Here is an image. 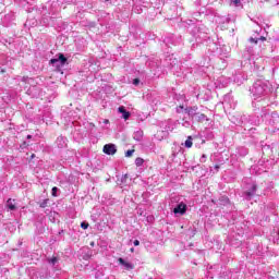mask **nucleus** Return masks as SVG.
Wrapping results in <instances>:
<instances>
[{
  "label": "nucleus",
  "instance_id": "obj_33",
  "mask_svg": "<svg viewBox=\"0 0 279 279\" xmlns=\"http://www.w3.org/2000/svg\"><path fill=\"white\" fill-rule=\"evenodd\" d=\"M130 252L134 253V247H131V248H130Z\"/></svg>",
  "mask_w": 279,
  "mask_h": 279
},
{
  "label": "nucleus",
  "instance_id": "obj_4",
  "mask_svg": "<svg viewBox=\"0 0 279 279\" xmlns=\"http://www.w3.org/2000/svg\"><path fill=\"white\" fill-rule=\"evenodd\" d=\"M258 117H262V119H267L269 125H278L279 123V116H278V112L276 111H272L270 114L267 113V107H266V112H263L262 110H259L258 113Z\"/></svg>",
  "mask_w": 279,
  "mask_h": 279
},
{
  "label": "nucleus",
  "instance_id": "obj_5",
  "mask_svg": "<svg viewBox=\"0 0 279 279\" xmlns=\"http://www.w3.org/2000/svg\"><path fill=\"white\" fill-rule=\"evenodd\" d=\"M209 29L204 26L199 25L196 27V40H206L208 38Z\"/></svg>",
  "mask_w": 279,
  "mask_h": 279
},
{
  "label": "nucleus",
  "instance_id": "obj_30",
  "mask_svg": "<svg viewBox=\"0 0 279 279\" xmlns=\"http://www.w3.org/2000/svg\"><path fill=\"white\" fill-rule=\"evenodd\" d=\"M184 110V106H179L178 108H177V112H182Z\"/></svg>",
  "mask_w": 279,
  "mask_h": 279
},
{
  "label": "nucleus",
  "instance_id": "obj_29",
  "mask_svg": "<svg viewBox=\"0 0 279 279\" xmlns=\"http://www.w3.org/2000/svg\"><path fill=\"white\" fill-rule=\"evenodd\" d=\"M133 245L135 247H138V245H141V241H138V240L133 241Z\"/></svg>",
  "mask_w": 279,
  "mask_h": 279
},
{
  "label": "nucleus",
  "instance_id": "obj_2",
  "mask_svg": "<svg viewBox=\"0 0 279 279\" xmlns=\"http://www.w3.org/2000/svg\"><path fill=\"white\" fill-rule=\"evenodd\" d=\"M161 131L157 132L158 138H167L170 132H173V122L171 120L161 122Z\"/></svg>",
  "mask_w": 279,
  "mask_h": 279
},
{
  "label": "nucleus",
  "instance_id": "obj_27",
  "mask_svg": "<svg viewBox=\"0 0 279 279\" xmlns=\"http://www.w3.org/2000/svg\"><path fill=\"white\" fill-rule=\"evenodd\" d=\"M81 228H82L83 230H88V222H82V223H81Z\"/></svg>",
  "mask_w": 279,
  "mask_h": 279
},
{
  "label": "nucleus",
  "instance_id": "obj_6",
  "mask_svg": "<svg viewBox=\"0 0 279 279\" xmlns=\"http://www.w3.org/2000/svg\"><path fill=\"white\" fill-rule=\"evenodd\" d=\"M50 64L60 71V69L66 64V57H64V54H59V58L50 60Z\"/></svg>",
  "mask_w": 279,
  "mask_h": 279
},
{
  "label": "nucleus",
  "instance_id": "obj_36",
  "mask_svg": "<svg viewBox=\"0 0 279 279\" xmlns=\"http://www.w3.org/2000/svg\"><path fill=\"white\" fill-rule=\"evenodd\" d=\"M105 123H108V120H106Z\"/></svg>",
  "mask_w": 279,
  "mask_h": 279
},
{
  "label": "nucleus",
  "instance_id": "obj_12",
  "mask_svg": "<svg viewBox=\"0 0 279 279\" xmlns=\"http://www.w3.org/2000/svg\"><path fill=\"white\" fill-rule=\"evenodd\" d=\"M118 112L122 114V119H124V121H128V119L132 117V113H130V111H128L123 106L118 108Z\"/></svg>",
  "mask_w": 279,
  "mask_h": 279
},
{
  "label": "nucleus",
  "instance_id": "obj_1",
  "mask_svg": "<svg viewBox=\"0 0 279 279\" xmlns=\"http://www.w3.org/2000/svg\"><path fill=\"white\" fill-rule=\"evenodd\" d=\"M271 83L269 81L257 80L252 87L250 93L252 95V108L255 114H258L260 110L265 113L267 112V106L269 101L267 100V95L271 93Z\"/></svg>",
  "mask_w": 279,
  "mask_h": 279
},
{
  "label": "nucleus",
  "instance_id": "obj_22",
  "mask_svg": "<svg viewBox=\"0 0 279 279\" xmlns=\"http://www.w3.org/2000/svg\"><path fill=\"white\" fill-rule=\"evenodd\" d=\"M179 123H181L183 128H191V121L186 119H183L182 122H179Z\"/></svg>",
  "mask_w": 279,
  "mask_h": 279
},
{
  "label": "nucleus",
  "instance_id": "obj_17",
  "mask_svg": "<svg viewBox=\"0 0 279 279\" xmlns=\"http://www.w3.org/2000/svg\"><path fill=\"white\" fill-rule=\"evenodd\" d=\"M229 5L232 8H243L241 0H229Z\"/></svg>",
  "mask_w": 279,
  "mask_h": 279
},
{
  "label": "nucleus",
  "instance_id": "obj_11",
  "mask_svg": "<svg viewBox=\"0 0 279 279\" xmlns=\"http://www.w3.org/2000/svg\"><path fill=\"white\" fill-rule=\"evenodd\" d=\"M56 143H57V147H59V149H64V147H66L68 140L64 136H59V137H57Z\"/></svg>",
  "mask_w": 279,
  "mask_h": 279
},
{
  "label": "nucleus",
  "instance_id": "obj_14",
  "mask_svg": "<svg viewBox=\"0 0 279 279\" xmlns=\"http://www.w3.org/2000/svg\"><path fill=\"white\" fill-rule=\"evenodd\" d=\"M47 263L50 265V267H58V264L60 263V258H58V257H48Z\"/></svg>",
  "mask_w": 279,
  "mask_h": 279
},
{
  "label": "nucleus",
  "instance_id": "obj_15",
  "mask_svg": "<svg viewBox=\"0 0 279 279\" xmlns=\"http://www.w3.org/2000/svg\"><path fill=\"white\" fill-rule=\"evenodd\" d=\"M143 130H137L133 133L134 141H137V143H141L143 141Z\"/></svg>",
  "mask_w": 279,
  "mask_h": 279
},
{
  "label": "nucleus",
  "instance_id": "obj_8",
  "mask_svg": "<svg viewBox=\"0 0 279 279\" xmlns=\"http://www.w3.org/2000/svg\"><path fill=\"white\" fill-rule=\"evenodd\" d=\"M186 204H184V203H179L174 208H173V213H174V215H180V216H182V215H185L186 214Z\"/></svg>",
  "mask_w": 279,
  "mask_h": 279
},
{
  "label": "nucleus",
  "instance_id": "obj_18",
  "mask_svg": "<svg viewBox=\"0 0 279 279\" xmlns=\"http://www.w3.org/2000/svg\"><path fill=\"white\" fill-rule=\"evenodd\" d=\"M250 43H254L255 45H258V40H262V43H265V40H267V37L265 36H259V37H251Z\"/></svg>",
  "mask_w": 279,
  "mask_h": 279
},
{
  "label": "nucleus",
  "instance_id": "obj_16",
  "mask_svg": "<svg viewBox=\"0 0 279 279\" xmlns=\"http://www.w3.org/2000/svg\"><path fill=\"white\" fill-rule=\"evenodd\" d=\"M7 208H9V210H16V204L15 201L12 198H9L7 201Z\"/></svg>",
  "mask_w": 279,
  "mask_h": 279
},
{
  "label": "nucleus",
  "instance_id": "obj_9",
  "mask_svg": "<svg viewBox=\"0 0 279 279\" xmlns=\"http://www.w3.org/2000/svg\"><path fill=\"white\" fill-rule=\"evenodd\" d=\"M118 263L121 265V267H123V269H126V271H132V269H134V264L125 260L123 257H120Z\"/></svg>",
  "mask_w": 279,
  "mask_h": 279
},
{
  "label": "nucleus",
  "instance_id": "obj_19",
  "mask_svg": "<svg viewBox=\"0 0 279 279\" xmlns=\"http://www.w3.org/2000/svg\"><path fill=\"white\" fill-rule=\"evenodd\" d=\"M223 104H225V106H230V108H235V104H230V95H226L225 96V99H223Z\"/></svg>",
  "mask_w": 279,
  "mask_h": 279
},
{
  "label": "nucleus",
  "instance_id": "obj_28",
  "mask_svg": "<svg viewBox=\"0 0 279 279\" xmlns=\"http://www.w3.org/2000/svg\"><path fill=\"white\" fill-rule=\"evenodd\" d=\"M133 84H134V86H138V84H141V80L135 78V80L133 81Z\"/></svg>",
  "mask_w": 279,
  "mask_h": 279
},
{
  "label": "nucleus",
  "instance_id": "obj_34",
  "mask_svg": "<svg viewBox=\"0 0 279 279\" xmlns=\"http://www.w3.org/2000/svg\"><path fill=\"white\" fill-rule=\"evenodd\" d=\"M27 138H32V135H27Z\"/></svg>",
  "mask_w": 279,
  "mask_h": 279
},
{
  "label": "nucleus",
  "instance_id": "obj_35",
  "mask_svg": "<svg viewBox=\"0 0 279 279\" xmlns=\"http://www.w3.org/2000/svg\"><path fill=\"white\" fill-rule=\"evenodd\" d=\"M96 278H99V274H96Z\"/></svg>",
  "mask_w": 279,
  "mask_h": 279
},
{
  "label": "nucleus",
  "instance_id": "obj_13",
  "mask_svg": "<svg viewBox=\"0 0 279 279\" xmlns=\"http://www.w3.org/2000/svg\"><path fill=\"white\" fill-rule=\"evenodd\" d=\"M192 121H196V123H204V121H208V117L204 113H196L195 118Z\"/></svg>",
  "mask_w": 279,
  "mask_h": 279
},
{
  "label": "nucleus",
  "instance_id": "obj_32",
  "mask_svg": "<svg viewBox=\"0 0 279 279\" xmlns=\"http://www.w3.org/2000/svg\"><path fill=\"white\" fill-rule=\"evenodd\" d=\"M241 156H247V150L245 148H242V154Z\"/></svg>",
  "mask_w": 279,
  "mask_h": 279
},
{
  "label": "nucleus",
  "instance_id": "obj_7",
  "mask_svg": "<svg viewBox=\"0 0 279 279\" xmlns=\"http://www.w3.org/2000/svg\"><path fill=\"white\" fill-rule=\"evenodd\" d=\"M104 154L107 156H114L117 154V145L114 144H106L102 148Z\"/></svg>",
  "mask_w": 279,
  "mask_h": 279
},
{
  "label": "nucleus",
  "instance_id": "obj_3",
  "mask_svg": "<svg viewBox=\"0 0 279 279\" xmlns=\"http://www.w3.org/2000/svg\"><path fill=\"white\" fill-rule=\"evenodd\" d=\"M256 191H258V184L256 182L248 183L246 185V191L243 192L244 199H246V202L254 199Z\"/></svg>",
  "mask_w": 279,
  "mask_h": 279
},
{
  "label": "nucleus",
  "instance_id": "obj_24",
  "mask_svg": "<svg viewBox=\"0 0 279 279\" xmlns=\"http://www.w3.org/2000/svg\"><path fill=\"white\" fill-rule=\"evenodd\" d=\"M49 204V199H44L40 204H39V206H40V208H47V205Z\"/></svg>",
  "mask_w": 279,
  "mask_h": 279
},
{
  "label": "nucleus",
  "instance_id": "obj_31",
  "mask_svg": "<svg viewBox=\"0 0 279 279\" xmlns=\"http://www.w3.org/2000/svg\"><path fill=\"white\" fill-rule=\"evenodd\" d=\"M206 158H207L206 155H202L199 161H201V162H206Z\"/></svg>",
  "mask_w": 279,
  "mask_h": 279
},
{
  "label": "nucleus",
  "instance_id": "obj_10",
  "mask_svg": "<svg viewBox=\"0 0 279 279\" xmlns=\"http://www.w3.org/2000/svg\"><path fill=\"white\" fill-rule=\"evenodd\" d=\"M197 110H198L197 106L187 107L184 109L185 113L189 114V117H191L192 120L197 116L198 113Z\"/></svg>",
  "mask_w": 279,
  "mask_h": 279
},
{
  "label": "nucleus",
  "instance_id": "obj_21",
  "mask_svg": "<svg viewBox=\"0 0 279 279\" xmlns=\"http://www.w3.org/2000/svg\"><path fill=\"white\" fill-rule=\"evenodd\" d=\"M145 162V160L143 159V158H141V157H137L136 159H135V165H136V167H143V163Z\"/></svg>",
  "mask_w": 279,
  "mask_h": 279
},
{
  "label": "nucleus",
  "instance_id": "obj_25",
  "mask_svg": "<svg viewBox=\"0 0 279 279\" xmlns=\"http://www.w3.org/2000/svg\"><path fill=\"white\" fill-rule=\"evenodd\" d=\"M51 195L52 197H58V187H52Z\"/></svg>",
  "mask_w": 279,
  "mask_h": 279
},
{
  "label": "nucleus",
  "instance_id": "obj_23",
  "mask_svg": "<svg viewBox=\"0 0 279 279\" xmlns=\"http://www.w3.org/2000/svg\"><path fill=\"white\" fill-rule=\"evenodd\" d=\"M245 51L248 52V54L246 56V59L250 60V58L252 57V53H254V48L248 47L245 49Z\"/></svg>",
  "mask_w": 279,
  "mask_h": 279
},
{
  "label": "nucleus",
  "instance_id": "obj_20",
  "mask_svg": "<svg viewBox=\"0 0 279 279\" xmlns=\"http://www.w3.org/2000/svg\"><path fill=\"white\" fill-rule=\"evenodd\" d=\"M184 147H186L187 149H191V147H193V137H187V140L184 143Z\"/></svg>",
  "mask_w": 279,
  "mask_h": 279
},
{
  "label": "nucleus",
  "instance_id": "obj_26",
  "mask_svg": "<svg viewBox=\"0 0 279 279\" xmlns=\"http://www.w3.org/2000/svg\"><path fill=\"white\" fill-rule=\"evenodd\" d=\"M133 155H134V149L128 150V151L125 153V157H126V158H131V156H133Z\"/></svg>",
  "mask_w": 279,
  "mask_h": 279
}]
</instances>
